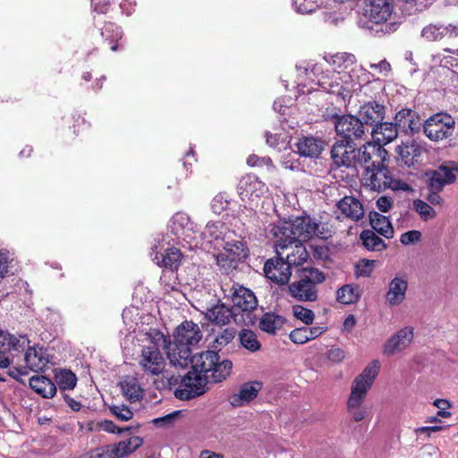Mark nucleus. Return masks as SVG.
I'll use <instances>...</instances> for the list:
<instances>
[{"instance_id": "obj_23", "label": "nucleus", "mask_w": 458, "mask_h": 458, "mask_svg": "<svg viewBox=\"0 0 458 458\" xmlns=\"http://www.w3.org/2000/svg\"><path fill=\"white\" fill-rule=\"evenodd\" d=\"M389 170L386 165H379L378 167H372L369 170H364L361 174L362 185L374 191H380L386 189Z\"/></svg>"}, {"instance_id": "obj_49", "label": "nucleus", "mask_w": 458, "mask_h": 458, "mask_svg": "<svg viewBox=\"0 0 458 458\" xmlns=\"http://www.w3.org/2000/svg\"><path fill=\"white\" fill-rule=\"evenodd\" d=\"M266 141L267 145L280 151L287 147L288 137L285 133L266 132Z\"/></svg>"}, {"instance_id": "obj_13", "label": "nucleus", "mask_w": 458, "mask_h": 458, "mask_svg": "<svg viewBox=\"0 0 458 458\" xmlns=\"http://www.w3.org/2000/svg\"><path fill=\"white\" fill-rule=\"evenodd\" d=\"M388 157L384 147L374 142H367L356 150L355 166H360L364 170L378 167L385 165Z\"/></svg>"}, {"instance_id": "obj_32", "label": "nucleus", "mask_w": 458, "mask_h": 458, "mask_svg": "<svg viewBox=\"0 0 458 458\" xmlns=\"http://www.w3.org/2000/svg\"><path fill=\"white\" fill-rule=\"evenodd\" d=\"M396 127L397 126L392 123H381L377 124L371 131L374 143L383 147L393 141L398 135Z\"/></svg>"}, {"instance_id": "obj_53", "label": "nucleus", "mask_w": 458, "mask_h": 458, "mask_svg": "<svg viewBox=\"0 0 458 458\" xmlns=\"http://www.w3.org/2000/svg\"><path fill=\"white\" fill-rule=\"evenodd\" d=\"M230 201L228 197L224 193H219L216 195L211 201V209L215 214H221L223 211L226 210Z\"/></svg>"}, {"instance_id": "obj_48", "label": "nucleus", "mask_w": 458, "mask_h": 458, "mask_svg": "<svg viewBox=\"0 0 458 458\" xmlns=\"http://www.w3.org/2000/svg\"><path fill=\"white\" fill-rule=\"evenodd\" d=\"M242 345L250 352H257L260 349V344L256 335L250 330H242L240 334Z\"/></svg>"}, {"instance_id": "obj_5", "label": "nucleus", "mask_w": 458, "mask_h": 458, "mask_svg": "<svg viewBox=\"0 0 458 458\" xmlns=\"http://www.w3.org/2000/svg\"><path fill=\"white\" fill-rule=\"evenodd\" d=\"M369 81V73L363 67L355 65L350 72L325 73L320 79L321 88L345 99Z\"/></svg>"}, {"instance_id": "obj_11", "label": "nucleus", "mask_w": 458, "mask_h": 458, "mask_svg": "<svg viewBox=\"0 0 458 458\" xmlns=\"http://www.w3.org/2000/svg\"><path fill=\"white\" fill-rule=\"evenodd\" d=\"M267 191V186L254 174L242 176L238 184V193L250 209L259 208V201Z\"/></svg>"}, {"instance_id": "obj_44", "label": "nucleus", "mask_w": 458, "mask_h": 458, "mask_svg": "<svg viewBox=\"0 0 458 458\" xmlns=\"http://www.w3.org/2000/svg\"><path fill=\"white\" fill-rule=\"evenodd\" d=\"M55 381L61 389L72 390L76 386L77 378L72 371L64 369L55 374Z\"/></svg>"}, {"instance_id": "obj_19", "label": "nucleus", "mask_w": 458, "mask_h": 458, "mask_svg": "<svg viewBox=\"0 0 458 458\" xmlns=\"http://www.w3.org/2000/svg\"><path fill=\"white\" fill-rule=\"evenodd\" d=\"M414 338V328L404 327L394 334L383 345V353L393 356L403 352L412 343Z\"/></svg>"}, {"instance_id": "obj_2", "label": "nucleus", "mask_w": 458, "mask_h": 458, "mask_svg": "<svg viewBox=\"0 0 458 458\" xmlns=\"http://www.w3.org/2000/svg\"><path fill=\"white\" fill-rule=\"evenodd\" d=\"M202 336L199 325L192 321H184L178 326L173 342L167 340L166 356L170 363L174 367H187L192 350L198 346Z\"/></svg>"}, {"instance_id": "obj_59", "label": "nucleus", "mask_w": 458, "mask_h": 458, "mask_svg": "<svg viewBox=\"0 0 458 458\" xmlns=\"http://www.w3.org/2000/svg\"><path fill=\"white\" fill-rule=\"evenodd\" d=\"M369 67L380 76H388L391 72V65L386 60H381L377 64L370 63Z\"/></svg>"}, {"instance_id": "obj_20", "label": "nucleus", "mask_w": 458, "mask_h": 458, "mask_svg": "<svg viewBox=\"0 0 458 458\" xmlns=\"http://www.w3.org/2000/svg\"><path fill=\"white\" fill-rule=\"evenodd\" d=\"M264 273L266 277L272 282L277 284H285L290 280L292 269L283 257L277 256L265 263Z\"/></svg>"}, {"instance_id": "obj_15", "label": "nucleus", "mask_w": 458, "mask_h": 458, "mask_svg": "<svg viewBox=\"0 0 458 458\" xmlns=\"http://www.w3.org/2000/svg\"><path fill=\"white\" fill-rule=\"evenodd\" d=\"M208 383L207 377L191 369L182 378L179 387L174 391V396L180 400L199 396L207 391Z\"/></svg>"}, {"instance_id": "obj_55", "label": "nucleus", "mask_w": 458, "mask_h": 458, "mask_svg": "<svg viewBox=\"0 0 458 458\" xmlns=\"http://www.w3.org/2000/svg\"><path fill=\"white\" fill-rule=\"evenodd\" d=\"M421 238L422 234L420 231L411 230L401 234L400 242L405 246L416 244L421 241Z\"/></svg>"}, {"instance_id": "obj_22", "label": "nucleus", "mask_w": 458, "mask_h": 458, "mask_svg": "<svg viewBox=\"0 0 458 458\" xmlns=\"http://www.w3.org/2000/svg\"><path fill=\"white\" fill-rule=\"evenodd\" d=\"M458 177V162H445L433 173L430 178V186L437 191L445 185L454 183Z\"/></svg>"}, {"instance_id": "obj_21", "label": "nucleus", "mask_w": 458, "mask_h": 458, "mask_svg": "<svg viewBox=\"0 0 458 458\" xmlns=\"http://www.w3.org/2000/svg\"><path fill=\"white\" fill-rule=\"evenodd\" d=\"M335 131L344 140L359 139L364 134V125L361 120L353 115H343L336 118Z\"/></svg>"}, {"instance_id": "obj_37", "label": "nucleus", "mask_w": 458, "mask_h": 458, "mask_svg": "<svg viewBox=\"0 0 458 458\" xmlns=\"http://www.w3.org/2000/svg\"><path fill=\"white\" fill-rule=\"evenodd\" d=\"M30 386L44 398H51L56 392L55 385L47 377L34 376L30 379Z\"/></svg>"}, {"instance_id": "obj_27", "label": "nucleus", "mask_w": 458, "mask_h": 458, "mask_svg": "<svg viewBox=\"0 0 458 458\" xmlns=\"http://www.w3.org/2000/svg\"><path fill=\"white\" fill-rule=\"evenodd\" d=\"M356 150L349 145V140H344L334 144L331 150V157L337 165H355Z\"/></svg>"}, {"instance_id": "obj_9", "label": "nucleus", "mask_w": 458, "mask_h": 458, "mask_svg": "<svg viewBox=\"0 0 458 458\" xmlns=\"http://www.w3.org/2000/svg\"><path fill=\"white\" fill-rule=\"evenodd\" d=\"M169 228L177 243L182 248L194 250L199 246L200 240L198 238L196 225L186 213L174 214L170 220Z\"/></svg>"}, {"instance_id": "obj_56", "label": "nucleus", "mask_w": 458, "mask_h": 458, "mask_svg": "<svg viewBox=\"0 0 458 458\" xmlns=\"http://www.w3.org/2000/svg\"><path fill=\"white\" fill-rule=\"evenodd\" d=\"M433 405L438 409L437 415L438 417L447 419L452 416V413L447 410L452 407L451 403L446 399H437L434 401Z\"/></svg>"}, {"instance_id": "obj_47", "label": "nucleus", "mask_w": 458, "mask_h": 458, "mask_svg": "<svg viewBox=\"0 0 458 458\" xmlns=\"http://www.w3.org/2000/svg\"><path fill=\"white\" fill-rule=\"evenodd\" d=\"M235 333L231 328H225L219 332L213 339L211 346L215 350H221L227 345L233 338Z\"/></svg>"}, {"instance_id": "obj_18", "label": "nucleus", "mask_w": 458, "mask_h": 458, "mask_svg": "<svg viewBox=\"0 0 458 458\" xmlns=\"http://www.w3.org/2000/svg\"><path fill=\"white\" fill-rule=\"evenodd\" d=\"M214 302L208 303V301H198L199 306L197 309L205 315L206 318L216 324L226 325L233 318V311L230 308L224 303L216 301L212 299Z\"/></svg>"}, {"instance_id": "obj_61", "label": "nucleus", "mask_w": 458, "mask_h": 458, "mask_svg": "<svg viewBox=\"0 0 458 458\" xmlns=\"http://www.w3.org/2000/svg\"><path fill=\"white\" fill-rule=\"evenodd\" d=\"M387 182L389 183H386V188L392 189L393 191H411V188L408 183L401 180L393 179L390 174L388 175Z\"/></svg>"}, {"instance_id": "obj_62", "label": "nucleus", "mask_w": 458, "mask_h": 458, "mask_svg": "<svg viewBox=\"0 0 458 458\" xmlns=\"http://www.w3.org/2000/svg\"><path fill=\"white\" fill-rule=\"evenodd\" d=\"M376 206L379 211L387 213L394 207V199L387 196H381L377 199Z\"/></svg>"}, {"instance_id": "obj_29", "label": "nucleus", "mask_w": 458, "mask_h": 458, "mask_svg": "<svg viewBox=\"0 0 458 458\" xmlns=\"http://www.w3.org/2000/svg\"><path fill=\"white\" fill-rule=\"evenodd\" d=\"M150 255L157 266L169 268L172 271L177 269L182 257L180 250L176 248L167 249L164 253L153 250Z\"/></svg>"}, {"instance_id": "obj_8", "label": "nucleus", "mask_w": 458, "mask_h": 458, "mask_svg": "<svg viewBox=\"0 0 458 458\" xmlns=\"http://www.w3.org/2000/svg\"><path fill=\"white\" fill-rule=\"evenodd\" d=\"M326 280L325 274L318 268H305L299 280L289 285L290 294L300 301H316L318 284Z\"/></svg>"}, {"instance_id": "obj_50", "label": "nucleus", "mask_w": 458, "mask_h": 458, "mask_svg": "<svg viewBox=\"0 0 458 458\" xmlns=\"http://www.w3.org/2000/svg\"><path fill=\"white\" fill-rule=\"evenodd\" d=\"M293 314L294 318L301 320L305 325H311L315 318L314 312L301 305H294L293 307Z\"/></svg>"}, {"instance_id": "obj_24", "label": "nucleus", "mask_w": 458, "mask_h": 458, "mask_svg": "<svg viewBox=\"0 0 458 458\" xmlns=\"http://www.w3.org/2000/svg\"><path fill=\"white\" fill-rule=\"evenodd\" d=\"M408 281L404 276H395L388 284L385 295L386 302L390 307L401 305L406 299Z\"/></svg>"}, {"instance_id": "obj_41", "label": "nucleus", "mask_w": 458, "mask_h": 458, "mask_svg": "<svg viewBox=\"0 0 458 458\" xmlns=\"http://www.w3.org/2000/svg\"><path fill=\"white\" fill-rule=\"evenodd\" d=\"M360 240L364 247L369 250L379 251L386 248L385 242L370 230L363 231L360 233Z\"/></svg>"}, {"instance_id": "obj_63", "label": "nucleus", "mask_w": 458, "mask_h": 458, "mask_svg": "<svg viewBox=\"0 0 458 458\" xmlns=\"http://www.w3.org/2000/svg\"><path fill=\"white\" fill-rule=\"evenodd\" d=\"M411 111L409 109H403L395 114V125L399 127H405L406 123L411 122Z\"/></svg>"}, {"instance_id": "obj_30", "label": "nucleus", "mask_w": 458, "mask_h": 458, "mask_svg": "<svg viewBox=\"0 0 458 458\" xmlns=\"http://www.w3.org/2000/svg\"><path fill=\"white\" fill-rule=\"evenodd\" d=\"M24 360L31 370H42L49 362L47 351L41 346L29 347L25 352Z\"/></svg>"}, {"instance_id": "obj_6", "label": "nucleus", "mask_w": 458, "mask_h": 458, "mask_svg": "<svg viewBox=\"0 0 458 458\" xmlns=\"http://www.w3.org/2000/svg\"><path fill=\"white\" fill-rule=\"evenodd\" d=\"M195 372L208 377V382L217 383L225 380L231 373L233 363L229 360H219L215 351H207L191 356L189 364Z\"/></svg>"}, {"instance_id": "obj_36", "label": "nucleus", "mask_w": 458, "mask_h": 458, "mask_svg": "<svg viewBox=\"0 0 458 458\" xmlns=\"http://www.w3.org/2000/svg\"><path fill=\"white\" fill-rule=\"evenodd\" d=\"M369 216L370 225L377 233L386 237V239H391L394 237V227L387 216H383L376 211L370 212Z\"/></svg>"}, {"instance_id": "obj_39", "label": "nucleus", "mask_w": 458, "mask_h": 458, "mask_svg": "<svg viewBox=\"0 0 458 458\" xmlns=\"http://www.w3.org/2000/svg\"><path fill=\"white\" fill-rule=\"evenodd\" d=\"M284 323L283 317L274 313H266L259 321V328L268 334H276Z\"/></svg>"}, {"instance_id": "obj_45", "label": "nucleus", "mask_w": 458, "mask_h": 458, "mask_svg": "<svg viewBox=\"0 0 458 458\" xmlns=\"http://www.w3.org/2000/svg\"><path fill=\"white\" fill-rule=\"evenodd\" d=\"M21 340L8 332L0 330V350L17 351L21 347Z\"/></svg>"}, {"instance_id": "obj_17", "label": "nucleus", "mask_w": 458, "mask_h": 458, "mask_svg": "<svg viewBox=\"0 0 458 458\" xmlns=\"http://www.w3.org/2000/svg\"><path fill=\"white\" fill-rule=\"evenodd\" d=\"M394 10L392 0H369L364 16L368 19L365 26L373 30L372 24L385 23L391 17Z\"/></svg>"}, {"instance_id": "obj_33", "label": "nucleus", "mask_w": 458, "mask_h": 458, "mask_svg": "<svg viewBox=\"0 0 458 458\" xmlns=\"http://www.w3.org/2000/svg\"><path fill=\"white\" fill-rule=\"evenodd\" d=\"M360 120L362 124H374L381 122L385 116L384 106L376 102H369L363 105L359 111Z\"/></svg>"}, {"instance_id": "obj_26", "label": "nucleus", "mask_w": 458, "mask_h": 458, "mask_svg": "<svg viewBox=\"0 0 458 458\" xmlns=\"http://www.w3.org/2000/svg\"><path fill=\"white\" fill-rule=\"evenodd\" d=\"M337 210L340 212L338 218H349L352 221H359L365 214L361 202L352 196H346L339 200Z\"/></svg>"}, {"instance_id": "obj_31", "label": "nucleus", "mask_w": 458, "mask_h": 458, "mask_svg": "<svg viewBox=\"0 0 458 458\" xmlns=\"http://www.w3.org/2000/svg\"><path fill=\"white\" fill-rule=\"evenodd\" d=\"M445 53H453L450 49L445 48L442 53H437L436 55H432L430 57L429 66L430 70L433 73H437L438 75H447L450 71V66H454L456 59L454 57L445 55ZM458 55V50L455 51Z\"/></svg>"}, {"instance_id": "obj_4", "label": "nucleus", "mask_w": 458, "mask_h": 458, "mask_svg": "<svg viewBox=\"0 0 458 458\" xmlns=\"http://www.w3.org/2000/svg\"><path fill=\"white\" fill-rule=\"evenodd\" d=\"M380 369L377 360L370 361L352 381L351 393L347 400V411L354 421L359 422L367 416V409L362 407L367 394L371 388Z\"/></svg>"}, {"instance_id": "obj_60", "label": "nucleus", "mask_w": 458, "mask_h": 458, "mask_svg": "<svg viewBox=\"0 0 458 458\" xmlns=\"http://www.w3.org/2000/svg\"><path fill=\"white\" fill-rule=\"evenodd\" d=\"M289 337L291 341L296 344H304L308 342V337L304 327L294 328L290 333Z\"/></svg>"}, {"instance_id": "obj_42", "label": "nucleus", "mask_w": 458, "mask_h": 458, "mask_svg": "<svg viewBox=\"0 0 458 458\" xmlns=\"http://www.w3.org/2000/svg\"><path fill=\"white\" fill-rule=\"evenodd\" d=\"M223 252H226L236 262L246 256L244 244L240 241L226 239L221 245Z\"/></svg>"}, {"instance_id": "obj_28", "label": "nucleus", "mask_w": 458, "mask_h": 458, "mask_svg": "<svg viewBox=\"0 0 458 458\" xmlns=\"http://www.w3.org/2000/svg\"><path fill=\"white\" fill-rule=\"evenodd\" d=\"M420 35L427 41H439L445 37H457L458 27L452 24L444 26L431 23L422 29Z\"/></svg>"}, {"instance_id": "obj_25", "label": "nucleus", "mask_w": 458, "mask_h": 458, "mask_svg": "<svg viewBox=\"0 0 458 458\" xmlns=\"http://www.w3.org/2000/svg\"><path fill=\"white\" fill-rule=\"evenodd\" d=\"M261 387L262 385L259 381H252L242 384L240 386L238 392L233 394L229 397L231 405L233 407H242L248 404L258 396Z\"/></svg>"}, {"instance_id": "obj_10", "label": "nucleus", "mask_w": 458, "mask_h": 458, "mask_svg": "<svg viewBox=\"0 0 458 458\" xmlns=\"http://www.w3.org/2000/svg\"><path fill=\"white\" fill-rule=\"evenodd\" d=\"M455 120L450 114L438 113L426 120L423 131L425 135L433 141H441L454 134Z\"/></svg>"}, {"instance_id": "obj_46", "label": "nucleus", "mask_w": 458, "mask_h": 458, "mask_svg": "<svg viewBox=\"0 0 458 458\" xmlns=\"http://www.w3.org/2000/svg\"><path fill=\"white\" fill-rule=\"evenodd\" d=\"M321 0H293V7L301 14H310L320 6Z\"/></svg>"}, {"instance_id": "obj_38", "label": "nucleus", "mask_w": 458, "mask_h": 458, "mask_svg": "<svg viewBox=\"0 0 458 458\" xmlns=\"http://www.w3.org/2000/svg\"><path fill=\"white\" fill-rule=\"evenodd\" d=\"M121 390L127 400L131 403L140 400L143 396V390L138 379L133 377H126L120 382Z\"/></svg>"}, {"instance_id": "obj_16", "label": "nucleus", "mask_w": 458, "mask_h": 458, "mask_svg": "<svg viewBox=\"0 0 458 458\" xmlns=\"http://www.w3.org/2000/svg\"><path fill=\"white\" fill-rule=\"evenodd\" d=\"M221 290L225 297L231 299L233 306L242 311H251L258 305L255 294L248 288L236 284H223Z\"/></svg>"}, {"instance_id": "obj_43", "label": "nucleus", "mask_w": 458, "mask_h": 458, "mask_svg": "<svg viewBox=\"0 0 458 458\" xmlns=\"http://www.w3.org/2000/svg\"><path fill=\"white\" fill-rule=\"evenodd\" d=\"M412 204L413 209L423 221L432 220L437 217V211L428 202L421 199H414Z\"/></svg>"}, {"instance_id": "obj_12", "label": "nucleus", "mask_w": 458, "mask_h": 458, "mask_svg": "<svg viewBox=\"0 0 458 458\" xmlns=\"http://www.w3.org/2000/svg\"><path fill=\"white\" fill-rule=\"evenodd\" d=\"M276 240V251L277 256L284 259L289 267L300 266L307 261L309 253L303 242L292 241L286 237H273Z\"/></svg>"}, {"instance_id": "obj_34", "label": "nucleus", "mask_w": 458, "mask_h": 458, "mask_svg": "<svg viewBox=\"0 0 458 458\" xmlns=\"http://www.w3.org/2000/svg\"><path fill=\"white\" fill-rule=\"evenodd\" d=\"M298 153L306 157H318L324 148L323 141L314 137H303L296 143Z\"/></svg>"}, {"instance_id": "obj_54", "label": "nucleus", "mask_w": 458, "mask_h": 458, "mask_svg": "<svg viewBox=\"0 0 458 458\" xmlns=\"http://www.w3.org/2000/svg\"><path fill=\"white\" fill-rule=\"evenodd\" d=\"M109 409L112 414L122 421H128L133 417V412L123 404L112 405Z\"/></svg>"}, {"instance_id": "obj_1", "label": "nucleus", "mask_w": 458, "mask_h": 458, "mask_svg": "<svg viewBox=\"0 0 458 458\" xmlns=\"http://www.w3.org/2000/svg\"><path fill=\"white\" fill-rule=\"evenodd\" d=\"M355 56L348 53H337L325 58V62L313 64L310 69L298 65L297 89L299 93L306 94L315 90V86L321 88L320 79L325 73H339V72H350L355 64Z\"/></svg>"}, {"instance_id": "obj_3", "label": "nucleus", "mask_w": 458, "mask_h": 458, "mask_svg": "<svg viewBox=\"0 0 458 458\" xmlns=\"http://www.w3.org/2000/svg\"><path fill=\"white\" fill-rule=\"evenodd\" d=\"M268 233L272 237H286L301 242L314 236L327 238L328 235L325 226L309 216H296L289 221L269 225Z\"/></svg>"}, {"instance_id": "obj_52", "label": "nucleus", "mask_w": 458, "mask_h": 458, "mask_svg": "<svg viewBox=\"0 0 458 458\" xmlns=\"http://www.w3.org/2000/svg\"><path fill=\"white\" fill-rule=\"evenodd\" d=\"M215 257L217 266H219L225 273H228L230 270L236 267L237 262L228 256L226 252L221 250Z\"/></svg>"}, {"instance_id": "obj_58", "label": "nucleus", "mask_w": 458, "mask_h": 458, "mask_svg": "<svg viewBox=\"0 0 458 458\" xmlns=\"http://www.w3.org/2000/svg\"><path fill=\"white\" fill-rule=\"evenodd\" d=\"M89 458H115V455L112 445H107L92 450Z\"/></svg>"}, {"instance_id": "obj_7", "label": "nucleus", "mask_w": 458, "mask_h": 458, "mask_svg": "<svg viewBox=\"0 0 458 458\" xmlns=\"http://www.w3.org/2000/svg\"><path fill=\"white\" fill-rule=\"evenodd\" d=\"M147 335L150 344L142 347L139 365L144 373L157 376L161 374L165 367V360L159 348L162 347L166 352L167 338L157 330H151Z\"/></svg>"}, {"instance_id": "obj_51", "label": "nucleus", "mask_w": 458, "mask_h": 458, "mask_svg": "<svg viewBox=\"0 0 458 458\" xmlns=\"http://www.w3.org/2000/svg\"><path fill=\"white\" fill-rule=\"evenodd\" d=\"M375 267V260L360 259L355 266V274L357 276L369 277Z\"/></svg>"}, {"instance_id": "obj_14", "label": "nucleus", "mask_w": 458, "mask_h": 458, "mask_svg": "<svg viewBox=\"0 0 458 458\" xmlns=\"http://www.w3.org/2000/svg\"><path fill=\"white\" fill-rule=\"evenodd\" d=\"M231 235L232 233L225 223L221 221L208 222L202 233L198 235L200 240L198 249L208 250L210 248H214L220 250L221 245H224V242Z\"/></svg>"}, {"instance_id": "obj_64", "label": "nucleus", "mask_w": 458, "mask_h": 458, "mask_svg": "<svg viewBox=\"0 0 458 458\" xmlns=\"http://www.w3.org/2000/svg\"><path fill=\"white\" fill-rule=\"evenodd\" d=\"M115 458H122L131 454L126 441H121L112 445Z\"/></svg>"}, {"instance_id": "obj_40", "label": "nucleus", "mask_w": 458, "mask_h": 458, "mask_svg": "<svg viewBox=\"0 0 458 458\" xmlns=\"http://www.w3.org/2000/svg\"><path fill=\"white\" fill-rule=\"evenodd\" d=\"M360 290L358 285L345 284L337 291V301L343 304H352L359 301Z\"/></svg>"}, {"instance_id": "obj_57", "label": "nucleus", "mask_w": 458, "mask_h": 458, "mask_svg": "<svg viewBox=\"0 0 458 458\" xmlns=\"http://www.w3.org/2000/svg\"><path fill=\"white\" fill-rule=\"evenodd\" d=\"M327 360L333 363H340L345 359V352L335 345L331 346L327 352Z\"/></svg>"}, {"instance_id": "obj_35", "label": "nucleus", "mask_w": 458, "mask_h": 458, "mask_svg": "<svg viewBox=\"0 0 458 458\" xmlns=\"http://www.w3.org/2000/svg\"><path fill=\"white\" fill-rule=\"evenodd\" d=\"M396 152L398 160L410 166L413 165L415 159L420 156V148L415 140H409L399 145Z\"/></svg>"}]
</instances>
